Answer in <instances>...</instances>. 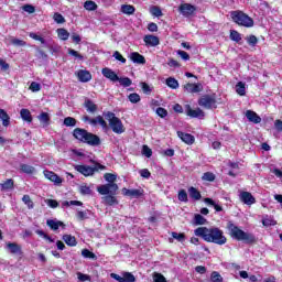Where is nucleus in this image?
<instances>
[{"label":"nucleus","mask_w":282,"mask_h":282,"mask_svg":"<svg viewBox=\"0 0 282 282\" xmlns=\"http://www.w3.org/2000/svg\"><path fill=\"white\" fill-rule=\"evenodd\" d=\"M0 120H2L3 127H10V116L6 110L0 108Z\"/></svg>","instance_id":"c756f323"},{"label":"nucleus","mask_w":282,"mask_h":282,"mask_svg":"<svg viewBox=\"0 0 282 282\" xmlns=\"http://www.w3.org/2000/svg\"><path fill=\"white\" fill-rule=\"evenodd\" d=\"M104 178L108 184L100 185L97 191L100 195H116L118 192V184L113 183L116 180H118V175L111 174V173H106L104 175Z\"/></svg>","instance_id":"7ed1b4c3"},{"label":"nucleus","mask_w":282,"mask_h":282,"mask_svg":"<svg viewBox=\"0 0 282 282\" xmlns=\"http://www.w3.org/2000/svg\"><path fill=\"white\" fill-rule=\"evenodd\" d=\"M53 19L55 23H65V18L61 13H55Z\"/></svg>","instance_id":"0e129e2a"},{"label":"nucleus","mask_w":282,"mask_h":282,"mask_svg":"<svg viewBox=\"0 0 282 282\" xmlns=\"http://www.w3.org/2000/svg\"><path fill=\"white\" fill-rule=\"evenodd\" d=\"M121 12L123 14H128V15L134 14L135 13V7H133L131 4H123V6H121Z\"/></svg>","instance_id":"473e14b6"},{"label":"nucleus","mask_w":282,"mask_h":282,"mask_svg":"<svg viewBox=\"0 0 282 282\" xmlns=\"http://www.w3.org/2000/svg\"><path fill=\"white\" fill-rule=\"evenodd\" d=\"M165 83L170 89H177L180 87V83L173 77H169Z\"/></svg>","instance_id":"c9c22d12"},{"label":"nucleus","mask_w":282,"mask_h":282,"mask_svg":"<svg viewBox=\"0 0 282 282\" xmlns=\"http://www.w3.org/2000/svg\"><path fill=\"white\" fill-rule=\"evenodd\" d=\"M196 237H200L207 243H216V246H225L228 241L224 231L218 227H198L194 230Z\"/></svg>","instance_id":"f257e3e1"},{"label":"nucleus","mask_w":282,"mask_h":282,"mask_svg":"<svg viewBox=\"0 0 282 282\" xmlns=\"http://www.w3.org/2000/svg\"><path fill=\"white\" fill-rule=\"evenodd\" d=\"M85 107H86V110L88 111V113H96V111H98V106L89 99H87L85 101Z\"/></svg>","instance_id":"c85d7f7f"},{"label":"nucleus","mask_w":282,"mask_h":282,"mask_svg":"<svg viewBox=\"0 0 282 282\" xmlns=\"http://www.w3.org/2000/svg\"><path fill=\"white\" fill-rule=\"evenodd\" d=\"M262 225L263 226H276V221L272 218V217H264L263 219H262Z\"/></svg>","instance_id":"de8ad7c7"},{"label":"nucleus","mask_w":282,"mask_h":282,"mask_svg":"<svg viewBox=\"0 0 282 282\" xmlns=\"http://www.w3.org/2000/svg\"><path fill=\"white\" fill-rule=\"evenodd\" d=\"M76 76L79 83H89V80H91V73L87 69H79Z\"/></svg>","instance_id":"4468645a"},{"label":"nucleus","mask_w":282,"mask_h":282,"mask_svg":"<svg viewBox=\"0 0 282 282\" xmlns=\"http://www.w3.org/2000/svg\"><path fill=\"white\" fill-rule=\"evenodd\" d=\"M14 188V181L12 178H8L3 183H0V191H12Z\"/></svg>","instance_id":"a878e982"},{"label":"nucleus","mask_w":282,"mask_h":282,"mask_svg":"<svg viewBox=\"0 0 282 282\" xmlns=\"http://www.w3.org/2000/svg\"><path fill=\"white\" fill-rule=\"evenodd\" d=\"M20 171L26 175H34L36 173V169L29 164H20Z\"/></svg>","instance_id":"393cba45"},{"label":"nucleus","mask_w":282,"mask_h":282,"mask_svg":"<svg viewBox=\"0 0 282 282\" xmlns=\"http://www.w3.org/2000/svg\"><path fill=\"white\" fill-rule=\"evenodd\" d=\"M44 177H46V180H50V182H54V184H63V178H61V176L52 171L45 170Z\"/></svg>","instance_id":"dca6fc26"},{"label":"nucleus","mask_w":282,"mask_h":282,"mask_svg":"<svg viewBox=\"0 0 282 282\" xmlns=\"http://www.w3.org/2000/svg\"><path fill=\"white\" fill-rule=\"evenodd\" d=\"M73 135L79 142H84L85 144H89L90 147H98L100 144L99 135L88 132L87 130L82 128H76L73 131Z\"/></svg>","instance_id":"f03ea898"},{"label":"nucleus","mask_w":282,"mask_h":282,"mask_svg":"<svg viewBox=\"0 0 282 282\" xmlns=\"http://www.w3.org/2000/svg\"><path fill=\"white\" fill-rule=\"evenodd\" d=\"M128 100H130L132 102V105H138V102H140L141 98L138 95V93H132L128 96Z\"/></svg>","instance_id":"37998d69"},{"label":"nucleus","mask_w":282,"mask_h":282,"mask_svg":"<svg viewBox=\"0 0 282 282\" xmlns=\"http://www.w3.org/2000/svg\"><path fill=\"white\" fill-rule=\"evenodd\" d=\"M97 124L101 126L102 131H109V126L102 116H97L91 120V127H96Z\"/></svg>","instance_id":"a211bd4d"},{"label":"nucleus","mask_w":282,"mask_h":282,"mask_svg":"<svg viewBox=\"0 0 282 282\" xmlns=\"http://www.w3.org/2000/svg\"><path fill=\"white\" fill-rule=\"evenodd\" d=\"M194 224L195 226H204V224H206V218L199 214H196L194 216Z\"/></svg>","instance_id":"ea45409f"},{"label":"nucleus","mask_w":282,"mask_h":282,"mask_svg":"<svg viewBox=\"0 0 282 282\" xmlns=\"http://www.w3.org/2000/svg\"><path fill=\"white\" fill-rule=\"evenodd\" d=\"M231 19L235 23L242 25L243 28H252V25H254L252 18L241 11H232Z\"/></svg>","instance_id":"423d86ee"},{"label":"nucleus","mask_w":282,"mask_h":282,"mask_svg":"<svg viewBox=\"0 0 282 282\" xmlns=\"http://www.w3.org/2000/svg\"><path fill=\"white\" fill-rule=\"evenodd\" d=\"M46 226H50L51 230H58V228H65V224L61 220L48 219L46 220Z\"/></svg>","instance_id":"b1692460"},{"label":"nucleus","mask_w":282,"mask_h":282,"mask_svg":"<svg viewBox=\"0 0 282 282\" xmlns=\"http://www.w3.org/2000/svg\"><path fill=\"white\" fill-rule=\"evenodd\" d=\"M101 74L102 76H105V78H108V80H111V83H118V80H120V77H118V74H116V72H113V69L109 67L102 68Z\"/></svg>","instance_id":"9b49d317"},{"label":"nucleus","mask_w":282,"mask_h":282,"mask_svg":"<svg viewBox=\"0 0 282 282\" xmlns=\"http://www.w3.org/2000/svg\"><path fill=\"white\" fill-rule=\"evenodd\" d=\"M37 120L41 122V124H44V127H47V124H50V113L41 112V115L37 116Z\"/></svg>","instance_id":"72a5a7b5"},{"label":"nucleus","mask_w":282,"mask_h":282,"mask_svg":"<svg viewBox=\"0 0 282 282\" xmlns=\"http://www.w3.org/2000/svg\"><path fill=\"white\" fill-rule=\"evenodd\" d=\"M112 56L116 58V61H119L122 64L127 63V58H124L118 51H116Z\"/></svg>","instance_id":"bf43d9fd"},{"label":"nucleus","mask_w":282,"mask_h":282,"mask_svg":"<svg viewBox=\"0 0 282 282\" xmlns=\"http://www.w3.org/2000/svg\"><path fill=\"white\" fill-rule=\"evenodd\" d=\"M30 89H31V91H34V93L41 91V84L33 82L30 85Z\"/></svg>","instance_id":"69168bd1"},{"label":"nucleus","mask_w":282,"mask_h":282,"mask_svg":"<svg viewBox=\"0 0 282 282\" xmlns=\"http://www.w3.org/2000/svg\"><path fill=\"white\" fill-rule=\"evenodd\" d=\"M75 171L85 175V177H89V175H94V173H96V167H91L89 165H75Z\"/></svg>","instance_id":"9d476101"},{"label":"nucleus","mask_w":282,"mask_h":282,"mask_svg":"<svg viewBox=\"0 0 282 282\" xmlns=\"http://www.w3.org/2000/svg\"><path fill=\"white\" fill-rule=\"evenodd\" d=\"M154 282H166V278H164V275H162L161 273H155Z\"/></svg>","instance_id":"774afa93"},{"label":"nucleus","mask_w":282,"mask_h":282,"mask_svg":"<svg viewBox=\"0 0 282 282\" xmlns=\"http://www.w3.org/2000/svg\"><path fill=\"white\" fill-rule=\"evenodd\" d=\"M122 193L127 197H141V195H143L144 191H142V189H127V187H123Z\"/></svg>","instance_id":"4be33fe9"},{"label":"nucleus","mask_w":282,"mask_h":282,"mask_svg":"<svg viewBox=\"0 0 282 282\" xmlns=\"http://www.w3.org/2000/svg\"><path fill=\"white\" fill-rule=\"evenodd\" d=\"M178 200L180 202H188V194H186V191H184V189H181L180 192H178Z\"/></svg>","instance_id":"6e6d98bb"},{"label":"nucleus","mask_w":282,"mask_h":282,"mask_svg":"<svg viewBox=\"0 0 282 282\" xmlns=\"http://www.w3.org/2000/svg\"><path fill=\"white\" fill-rule=\"evenodd\" d=\"M240 202H243L245 204H247V206H252V204L257 203V199L254 198V196H252L251 193L242 192L240 193Z\"/></svg>","instance_id":"ddd939ff"},{"label":"nucleus","mask_w":282,"mask_h":282,"mask_svg":"<svg viewBox=\"0 0 282 282\" xmlns=\"http://www.w3.org/2000/svg\"><path fill=\"white\" fill-rule=\"evenodd\" d=\"M64 126L65 127H76V120L74 119V117H66L64 119Z\"/></svg>","instance_id":"8fccbe9b"},{"label":"nucleus","mask_w":282,"mask_h":282,"mask_svg":"<svg viewBox=\"0 0 282 282\" xmlns=\"http://www.w3.org/2000/svg\"><path fill=\"white\" fill-rule=\"evenodd\" d=\"M230 39H231V41H235L236 43H239V41H241V34L237 31H231L230 32Z\"/></svg>","instance_id":"864d4df0"},{"label":"nucleus","mask_w":282,"mask_h":282,"mask_svg":"<svg viewBox=\"0 0 282 282\" xmlns=\"http://www.w3.org/2000/svg\"><path fill=\"white\" fill-rule=\"evenodd\" d=\"M84 8H85V10L94 11V10H96V8H98V6L96 4V2L88 0L84 3Z\"/></svg>","instance_id":"c03bdc74"},{"label":"nucleus","mask_w":282,"mask_h":282,"mask_svg":"<svg viewBox=\"0 0 282 282\" xmlns=\"http://www.w3.org/2000/svg\"><path fill=\"white\" fill-rule=\"evenodd\" d=\"M63 206H83V202L79 200H65Z\"/></svg>","instance_id":"13d9d810"},{"label":"nucleus","mask_w":282,"mask_h":282,"mask_svg":"<svg viewBox=\"0 0 282 282\" xmlns=\"http://www.w3.org/2000/svg\"><path fill=\"white\" fill-rule=\"evenodd\" d=\"M185 91H187V94H199V91H202V86L199 84H186L184 86Z\"/></svg>","instance_id":"412c9836"},{"label":"nucleus","mask_w":282,"mask_h":282,"mask_svg":"<svg viewBox=\"0 0 282 282\" xmlns=\"http://www.w3.org/2000/svg\"><path fill=\"white\" fill-rule=\"evenodd\" d=\"M63 241H65L66 246H70L72 248H74L78 243L76 241V237H74L72 235H64Z\"/></svg>","instance_id":"cd10ccee"},{"label":"nucleus","mask_w":282,"mask_h":282,"mask_svg":"<svg viewBox=\"0 0 282 282\" xmlns=\"http://www.w3.org/2000/svg\"><path fill=\"white\" fill-rule=\"evenodd\" d=\"M78 281L85 282V281H91V278L88 274L77 272Z\"/></svg>","instance_id":"e2e57ef3"},{"label":"nucleus","mask_w":282,"mask_h":282,"mask_svg":"<svg viewBox=\"0 0 282 282\" xmlns=\"http://www.w3.org/2000/svg\"><path fill=\"white\" fill-rule=\"evenodd\" d=\"M105 118L106 120H108L109 127L113 131V133H117L118 135L124 133V124L122 123V120H120V118L116 117V113L108 111L105 113Z\"/></svg>","instance_id":"39448f33"},{"label":"nucleus","mask_w":282,"mask_h":282,"mask_svg":"<svg viewBox=\"0 0 282 282\" xmlns=\"http://www.w3.org/2000/svg\"><path fill=\"white\" fill-rule=\"evenodd\" d=\"M177 135L182 140V142H185V144H193L195 142V137H193V134L177 131Z\"/></svg>","instance_id":"6ab92c4d"},{"label":"nucleus","mask_w":282,"mask_h":282,"mask_svg":"<svg viewBox=\"0 0 282 282\" xmlns=\"http://www.w3.org/2000/svg\"><path fill=\"white\" fill-rule=\"evenodd\" d=\"M57 36L61 41H67L69 39V32L65 29H57Z\"/></svg>","instance_id":"4c0bfd02"},{"label":"nucleus","mask_w":282,"mask_h":282,"mask_svg":"<svg viewBox=\"0 0 282 282\" xmlns=\"http://www.w3.org/2000/svg\"><path fill=\"white\" fill-rule=\"evenodd\" d=\"M129 58H130V61H132V63H137L138 65H144V63H147L144 55H141L138 52L130 53Z\"/></svg>","instance_id":"f3484780"},{"label":"nucleus","mask_w":282,"mask_h":282,"mask_svg":"<svg viewBox=\"0 0 282 282\" xmlns=\"http://www.w3.org/2000/svg\"><path fill=\"white\" fill-rule=\"evenodd\" d=\"M10 44L14 45L15 47H25L28 45V43H25V41L19 40L17 37H12L10 40Z\"/></svg>","instance_id":"e433bc0d"},{"label":"nucleus","mask_w":282,"mask_h":282,"mask_svg":"<svg viewBox=\"0 0 282 282\" xmlns=\"http://www.w3.org/2000/svg\"><path fill=\"white\" fill-rule=\"evenodd\" d=\"M227 228L230 232V236L234 239H237V241H248L249 243H252V241H254V236L241 230L239 227H237V225L230 221L228 223Z\"/></svg>","instance_id":"20e7f679"},{"label":"nucleus","mask_w":282,"mask_h":282,"mask_svg":"<svg viewBox=\"0 0 282 282\" xmlns=\"http://www.w3.org/2000/svg\"><path fill=\"white\" fill-rule=\"evenodd\" d=\"M30 39H33V41H40L42 45H45V39L34 32L29 33Z\"/></svg>","instance_id":"49530a36"},{"label":"nucleus","mask_w":282,"mask_h":282,"mask_svg":"<svg viewBox=\"0 0 282 282\" xmlns=\"http://www.w3.org/2000/svg\"><path fill=\"white\" fill-rule=\"evenodd\" d=\"M156 115L160 117V118H166V116H169V111H166V109L162 108V107H159L156 109Z\"/></svg>","instance_id":"680f3d73"},{"label":"nucleus","mask_w":282,"mask_h":282,"mask_svg":"<svg viewBox=\"0 0 282 282\" xmlns=\"http://www.w3.org/2000/svg\"><path fill=\"white\" fill-rule=\"evenodd\" d=\"M198 105L204 109H217V99L215 96L205 95L198 100Z\"/></svg>","instance_id":"0eeeda50"},{"label":"nucleus","mask_w":282,"mask_h":282,"mask_svg":"<svg viewBox=\"0 0 282 282\" xmlns=\"http://www.w3.org/2000/svg\"><path fill=\"white\" fill-rule=\"evenodd\" d=\"M68 54L70 56H74L75 58H78V61H84V58H85L80 53H78L77 51H75L73 48H68Z\"/></svg>","instance_id":"603ef678"},{"label":"nucleus","mask_w":282,"mask_h":282,"mask_svg":"<svg viewBox=\"0 0 282 282\" xmlns=\"http://www.w3.org/2000/svg\"><path fill=\"white\" fill-rule=\"evenodd\" d=\"M20 116L24 122H32V112H30L28 109H21Z\"/></svg>","instance_id":"7c9ffc66"},{"label":"nucleus","mask_w":282,"mask_h":282,"mask_svg":"<svg viewBox=\"0 0 282 282\" xmlns=\"http://www.w3.org/2000/svg\"><path fill=\"white\" fill-rule=\"evenodd\" d=\"M246 118L249 120V122H253V124H259L261 122V117H259V115L252 110L246 111Z\"/></svg>","instance_id":"aec40b11"},{"label":"nucleus","mask_w":282,"mask_h":282,"mask_svg":"<svg viewBox=\"0 0 282 282\" xmlns=\"http://www.w3.org/2000/svg\"><path fill=\"white\" fill-rule=\"evenodd\" d=\"M141 89L143 91V94H147V96H149L151 94V91H153V86H150L149 84L141 82Z\"/></svg>","instance_id":"79ce46f5"},{"label":"nucleus","mask_w":282,"mask_h":282,"mask_svg":"<svg viewBox=\"0 0 282 282\" xmlns=\"http://www.w3.org/2000/svg\"><path fill=\"white\" fill-rule=\"evenodd\" d=\"M79 193L82 195H91V188H89V186H87V185H82L79 187Z\"/></svg>","instance_id":"4d7b16f0"},{"label":"nucleus","mask_w":282,"mask_h":282,"mask_svg":"<svg viewBox=\"0 0 282 282\" xmlns=\"http://www.w3.org/2000/svg\"><path fill=\"white\" fill-rule=\"evenodd\" d=\"M7 249L11 252V254H23V251H21V246L17 242H8Z\"/></svg>","instance_id":"5701e85b"},{"label":"nucleus","mask_w":282,"mask_h":282,"mask_svg":"<svg viewBox=\"0 0 282 282\" xmlns=\"http://www.w3.org/2000/svg\"><path fill=\"white\" fill-rule=\"evenodd\" d=\"M236 93L238 94V96H246V83L239 82L236 85Z\"/></svg>","instance_id":"f704fd0d"},{"label":"nucleus","mask_w":282,"mask_h":282,"mask_svg":"<svg viewBox=\"0 0 282 282\" xmlns=\"http://www.w3.org/2000/svg\"><path fill=\"white\" fill-rule=\"evenodd\" d=\"M202 180L204 182H215V175L213 174V172H206L203 174Z\"/></svg>","instance_id":"09e8293b"},{"label":"nucleus","mask_w":282,"mask_h":282,"mask_svg":"<svg viewBox=\"0 0 282 282\" xmlns=\"http://www.w3.org/2000/svg\"><path fill=\"white\" fill-rule=\"evenodd\" d=\"M116 194H110L108 196H105L104 199V204H106L107 206H115V204H118V199H116V197L113 196Z\"/></svg>","instance_id":"2f4dec72"},{"label":"nucleus","mask_w":282,"mask_h":282,"mask_svg":"<svg viewBox=\"0 0 282 282\" xmlns=\"http://www.w3.org/2000/svg\"><path fill=\"white\" fill-rule=\"evenodd\" d=\"M117 82L120 83L122 87H131V85L133 84V82L129 77H119Z\"/></svg>","instance_id":"58836bf2"},{"label":"nucleus","mask_w":282,"mask_h":282,"mask_svg":"<svg viewBox=\"0 0 282 282\" xmlns=\"http://www.w3.org/2000/svg\"><path fill=\"white\" fill-rule=\"evenodd\" d=\"M150 12L152 14V17H162V9H160V7H152L150 8Z\"/></svg>","instance_id":"3c124183"},{"label":"nucleus","mask_w":282,"mask_h":282,"mask_svg":"<svg viewBox=\"0 0 282 282\" xmlns=\"http://www.w3.org/2000/svg\"><path fill=\"white\" fill-rule=\"evenodd\" d=\"M110 276L118 282H135V275H133L131 272H124L122 275L111 273Z\"/></svg>","instance_id":"6e6552de"},{"label":"nucleus","mask_w":282,"mask_h":282,"mask_svg":"<svg viewBox=\"0 0 282 282\" xmlns=\"http://www.w3.org/2000/svg\"><path fill=\"white\" fill-rule=\"evenodd\" d=\"M143 41L148 47H158L160 45V37L155 35H145Z\"/></svg>","instance_id":"2eb2a0df"},{"label":"nucleus","mask_w":282,"mask_h":282,"mask_svg":"<svg viewBox=\"0 0 282 282\" xmlns=\"http://www.w3.org/2000/svg\"><path fill=\"white\" fill-rule=\"evenodd\" d=\"M185 112L186 116H189V118H204V112L202 111V109H193L191 108V105L185 106Z\"/></svg>","instance_id":"f8f14e48"},{"label":"nucleus","mask_w":282,"mask_h":282,"mask_svg":"<svg viewBox=\"0 0 282 282\" xmlns=\"http://www.w3.org/2000/svg\"><path fill=\"white\" fill-rule=\"evenodd\" d=\"M173 239H176V241H180V243H184L186 241V235L184 234H177L175 231L172 232Z\"/></svg>","instance_id":"a18cd8bd"},{"label":"nucleus","mask_w":282,"mask_h":282,"mask_svg":"<svg viewBox=\"0 0 282 282\" xmlns=\"http://www.w3.org/2000/svg\"><path fill=\"white\" fill-rule=\"evenodd\" d=\"M210 280H212L213 282H221V281H223L221 274H219V272H217V271H214V272L212 273Z\"/></svg>","instance_id":"052dcab7"},{"label":"nucleus","mask_w":282,"mask_h":282,"mask_svg":"<svg viewBox=\"0 0 282 282\" xmlns=\"http://www.w3.org/2000/svg\"><path fill=\"white\" fill-rule=\"evenodd\" d=\"M45 204H47L50 208H58V202L55 199H46Z\"/></svg>","instance_id":"338daca9"},{"label":"nucleus","mask_w":282,"mask_h":282,"mask_svg":"<svg viewBox=\"0 0 282 282\" xmlns=\"http://www.w3.org/2000/svg\"><path fill=\"white\" fill-rule=\"evenodd\" d=\"M195 10H196L195 6H193L191 3H183L178 8V12L183 17H192V14H194Z\"/></svg>","instance_id":"1a4fd4ad"},{"label":"nucleus","mask_w":282,"mask_h":282,"mask_svg":"<svg viewBox=\"0 0 282 282\" xmlns=\"http://www.w3.org/2000/svg\"><path fill=\"white\" fill-rule=\"evenodd\" d=\"M22 202L25 204V206H28L30 210L34 208V202H32V198H30V195H24L22 197Z\"/></svg>","instance_id":"a19ab883"},{"label":"nucleus","mask_w":282,"mask_h":282,"mask_svg":"<svg viewBox=\"0 0 282 282\" xmlns=\"http://www.w3.org/2000/svg\"><path fill=\"white\" fill-rule=\"evenodd\" d=\"M188 194L191 199H194L195 202H199V199H202V193H199V191H197L195 187H189Z\"/></svg>","instance_id":"bb28decb"},{"label":"nucleus","mask_w":282,"mask_h":282,"mask_svg":"<svg viewBox=\"0 0 282 282\" xmlns=\"http://www.w3.org/2000/svg\"><path fill=\"white\" fill-rule=\"evenodd\" d=\"M142 155H145V158H151V155H153V151L151 148H149V145L142 147Z\"/></svg>","instance_id":"5fc2aeb1"}]
</instances>
